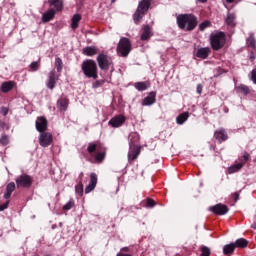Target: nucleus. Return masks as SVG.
<instances>
[{
  "mask_svg": "<svg viewBox=\"0 0 256 256\" xmlns=\"http://www.w3.org/2000/svg\"><path fill=\"white\" fill-rule=\"evenodd\" d=\"M243 160L244 161H249V153H244V155H243Z\"/></svg>",
  "mask_w": 256,
  "mask_h": 256,
  "instance_id": "obj_50",
  "label": "nucleus"
},
{
  "mask_svg": "<svg viewBox=\"0 0 256 256\" xmlns=\"http://www.w3.org/2000/svg\"><path fill=\"white\" fill-rule=\"evenodd\" d=\"M76 193H79V195H83V185L80 183L76 187Z\"/></svg>",
  "mask_w": 256,
  "mask_h": 256,
  "instance_id": "obj_41",
  "label": "nucleus"
},
{
  "mask_svg": "<svg viewBox=\"0 0 256 256\" xmlns=\"http://www.w3.org/2000/svg\"><path fill=\"white\" fill-rule=\"evenodd\" d=\"M200 3H207V0H198Z\"/></svg>",
  "mask_w": 256,
  "mask_h": 256,
  "instance_id": "obj_54",
  "label": "nucleus"
},
{
  "mask_svg": "<svg viewBox=\"0 0 256 256\" xmlns=\"http://www.w3.org/2000/svg\"><path fill=\"white\" fill-rule=\"evenodd\" d=\"M33 184V178L27 174L18 176L16 179V185L18 188L20 187H31Z\"/></svg>",
  "mask_w": 256,
  "mask_h": 256,
  "instance_id": "obj_8",
  "label": "nucleus"
},
{
  "mask_svg": "<svg viewBox=\"0 0 256 256\" xmlns=\"http://www.w3.org/2000/svg\"><path fill=\"white\" fill-rule=\"evenodd\" d=\"M151 84H149V82H136L134 84L135 89H137V91H147V89H149Z\"/></svg>",
  "mask_w": 256,
  "mask_h": 256,
  "instance_id": "obj_24",
  "label": "nucleus"
},
{
  "mask_svg": "<svg viewBox=\"0 0 256 256\" xmlns=\"http://www.w3.org/2000/svg\"><path fill=\"white\" fill-rule=\"evenodd\" d=\"M39 143L41 147H49L53 143V135L49 132H40Z\"/></svg>",
  "mask_w": 256,
  "mask_h": 256,
  "instance_id": "obj_9",
  "label": "nucleus"
},
{
  "mask_svg": "<svg viewBox=\"0 0 256 256\" xmlns=\"http://www.w3.org/2000/svg\"><path fill=\"white\" fill-rule=\"evenodd\" d=\"M125 120H126L125 116L118 115V116H115L112 119H110L108 124L111 125V127H121V125H123V123H125Z\"/></svg>",
  "mask_w": 256,
  "mask_h": 256,
  "instance_id": "obj_14",
  "label": "nucleus"
},
{
  "mask_svg": "<svg viewBox=\"0 0 256 256\" xmlns=\"http://www.w3.org/2000/svg\"><path fill=\"white\" fill-rule=\"evenodd\" d=\"M240 169H243V163L235 164L228 168L229 173H237V171H240Z\"/></svg>",
  "mask_w": 256,
  "mask_h": 256,
  "instance_id": "obj_31",
  "label": "nucleus"
},
{
  "mask_svg": "<svg viewBox=\"0 0 256 256\" xmlns=\"http://www.w3.org/2000/svg\"><path fill=\"white\" fill-rule=\"evenodd\" d=\"M251 61H254L255 56H250Z\"/></svg>",
  "mask_w": 256,
  "mask_h": 256,
  "instance_id": "obj_55",
  "label": "nucleus"
},
{
  "mask_svg": "<svg viewBox=\"0 0 256 256\" xmlns=\"http://www.w3.org/2000/svg\"><path fill=\"white\" fill-rule=\"evenodd\" d=\"M74 205L75 204L73 203V201L70 200L66 205L63 206V209L64 211H69L70 209H73Z\"/></svg>",
  "mask_w": 256,
  "mask_h": 256,
  "instance_id": "obj_39",
  "label": "nucleus"
},
{
  "mask_svg": "<svg viewBox=\"0 0 256 256\" xmlns=\"http://www.w3.org/2000/svg\"><path fill=\"white\" fill-rule=\"evenodd\" d=\"M0 113L1 115H7V113H9V109L8 108H5V107H2L1 110H0Z\"/></svg>",
  "mask_w": 256,
  "mask_h": 256,
  "instance_id": "obj_46",
  "label": "nucleus"
},
{
  "mask_svg": "<svg viewBox=\"0 0 256 256\" xmlns=\"http://www.w3.org/2000/svg\"><path fill=\"white\" fill-rule=\"evenodd\" d=\"M228 3H233L235 0H226Z\"/></svg>",
  "mask_w": 256,
  "mask_h": 256,
  "instance_id": "obj_56",
  "label": "nucleus"
},
{
  "mask_svg": "<svg viewBox=\"0 0 256 256\" xmlns=\"http://www.w3.org/2000/svg\"><path fill=\"white\" fill-rule=\"evenodd\" d=\"M179 29L193 31L197 27V16L193 14H179L176 18Z\"/></svg>",
  "mask_w": 256,
  "mask_h": 256,
  "instance_id": "obj_1",
  "label": "nucleus"
},
{
  "mask_svg": "<svg viewBox=\"0 0 256 256\" xmlns=\"http://www.w3.org/2000/svg\"><path fill=\"white\" fill-rule=\"evenodd\" d=\"M13 191H15V182H10L6 186V193L4 194V199H10Z\"/></svg>",
  "mask_w": 256,
  "mask_h": 256,
  "instance_id": "obj_23",
  "label": "nucleus"
},
{
  "mask_svg": "<svg viewBox=\"0 0 256 256\" xmlns=\"http://www.w3.org/2000/svg\"><path fill=\"white\" fill-rule=\"evenodd\" d=\"M97 187V174H90V182L85 188V193H91Z\"/></svg>",
  "mask_w": 256,
  "mask_h": 256,
  "instance_id": "obj_13",
  "label": "nucleus"
},
{
  "mask_svg": "<svg viewBox=\"0 0 256 256\" xmlns=\"http://www.w3.org/2000/svg\"><path fill=\"white\" fill-rule=\"evenodd\" d=\"M207 27H211V22L206 20L199 25V31H205Z\"/></svg>",
  "mask_w": 256,
  "mask_h": 256,
  "instance_id": "obj_34",
  "label": "nucleus"
},
{
  "mask_svg": "<svg viewBox=\"0 0 256 256\" xmlns=\"http://www.w3.org/2000/svg\"><path fill=\"white\" fill-rule=\"evenodd\" d=\"M112 3H115V0H112Z\"/></svg>",
  "mask_w": 256,
  "mask_h": 256,
  "instance_id": "obj_58",
  "label": "nucleus"
},
{
  "mask_svg": "<svg viewBox=\"0 0 256 256\" xmlns=\"http://www.w3.org/2000/svg\"><path fill=\"white\" fill-rule=\"evenodd\" d=\"M82 71L86 77L97 79V63L93 60H86L82 63Z\"/></svg>",
  "mask_w": 256,
  "mask_h": 256,
  "instance_id": "obj_4",
  "label": "nucleus"
},
{
  "mask_svg": "<svg viewBox=\"0 0 256 256\" xmlns=\"http://www.w3.org/2000/svg\"><path fill=\"white\" fill-rule=\"evenodd\" d=\"M117 53L120 57H127L131 53V41L128 38L120 39L117 46Z\"/></svg>",
  "mask_w": 256,
  "mask_h": 256,
  "instance_id": "obj_6",
  "label": "nucleus"
},
{
  "mask_svg": "<svg viewBox=\"0 0 256 256\" xmlns=\"http://www.w3.org/2000/svg\"><path fill=\"white\" fill-rule=\"evenodd\" d=\"M55 67L58 73H61V71H63V60H61V58L58 57L55 59Z\"/></svg>",
  "mask_w": 256,
  "mask_h": 256,
  "instance_id": "obj_32",
  "label": "nucleus"
},
{
  "mask_svg": "<svg viewBox=\"0 0 256 256\" xmlns=\"http://www.w3.org/2000/svg\"><path fill=\"white\" fill-rule=\"evenodd\" d=\"M30 69L31 71H37V69H39V62L38 61L32 62L30 64Z\"/></svg>",
  "mask_w": 256,
  "mask_h": 256,
  "instance_id": "obj_40",
  "label": "nucleus"
},
{
  "mask_svg": "<svg viewBox=\"0 0 256 256\" xmlns=\"http://www.w3.org/2000/svg\"><path fill=\"white\" fill-rule=\"evenodd\" d=\"M105 159V153H98L96 155V161H103Z\"/></svg>",
  "mask_w": 256,
  "mask_h": 256,
  "instance_id": "obj_42",
  "label": "nucleus"
},
{
  "mask_svg": "<svg viewBox=\"0 0 256 256\" xmlns=\"http://www.w3.org/2000/svg\"><path fill=\"white\" fill-rule=\"evenodd\" d=\"M147 205L149 207H155V201L153 199H147Z\"/></svg>",
  "mask_w": 256,
  "mask_h": 256,
  "instance_id": "obj_47",
  "label": "nucleus"
},
{
  "mask_svg": "<svg viewBox=\"0 0 256 256\" xmlns=\"http://www.w3.org/2000/svg\"><path fill=\"white\" fill-rule=\"evenodd\" d=\"M122 251H129V248L128 247H124V248H122Z\"/></svg>",
  "mask_w": 256,
  "mask_h": 256,
  "instance_id": "obj_53",
  "label": "nucleus"
},
{
  "mask_svg": "<svg viewBox=\"0 0 256 256\" xmlns=\"http://www.w3.org/2000/svg\"><path fill=\"white\" fill-rule=\"evenodd\" d=\"M232 196H233V198H234L235 203H237V201H239V193H238V192H234V193L232 194Z\"/></svg>",
  "mask_w": 256,
  "mask_h": 256,
  "instance_id": "obj_49",
  "label": "nucleus"
},
{
  "mask_svg": "<svg viewBox=\"0 0 256 256\" xmlns=\"http://www.w3.org/2000/svg\"><path fill=\"white\" fill-rule=\"evenodd\" d=\"M233 244L235 249H237V247L241 249H245V247L249 245V241H247V239L245 238H239Z\"/></svg>",
  "mask_w": 256,
  "mask_h": 256,
  "instance_id": "obj_20",
  "label": "nucleus"
},
{
  "mask_svg": "<svg viewBox=\"0 0 256 256\" xmlns=\"http://www.w3.org/2000/svg\"><path fill=\"white\" fill-rule=\"evenodd\" d=\"M80 177H83V173L80 174Z\"/></svg>",
  "mask_w": 256,
  "mask_h": 256,
  "instance_id": "obj_57",
  "label": "nucleus"
},
{
  "mask_svg": "<svg viewBox=\"0 0 256 256\" xmlns=\"http://www.w3.org/2000/svg\"><path fill=\"white\" fill-rule=\"evenodd\" d=\"M151 38V27L149 25L144 26V32L141 35V41H148Z\"/></svg>",
  "mask_w": 256,
  "mask_h": 256,
  "instance_id": "obj_25",
  "label": "nucleus"
},
{
  "mask_svg": "<svg viewBox=\"0 0 256 256\" xmlns=\"http://www.w3.org/2000/svg\"><path fill=\"white\" fill-rule=\"evenodd\" d=\"M57 107L61 111H67V107H69V99L61 98L57 101Z\"/></svg>",
  "mask_w": 256,
  "mask_h": 256,
  "instance_id": "obj_19",
  "label": "nucleus"
},
{
  "mask_svg": "<svg viewBox=\"0 0 256 256\" xmlns=\"http://www.w3.org/2000/svg\"><path fill=\"white\" fill-rule=\"evenodd\" d=\"M155 97H157L156 92H150L146 98L143 99L142 105H153L155 103Z\"/></svg>",
  "mask_w": 256,
  "mask_h": 256,
  "instance_id": "obj_18",
  "label": "nucleus"
},
{
  "mask_svg": "<svg viewBox=\"0 0 256 256\" xmlns=\"http://www.w3.org/2000/svg\"><path fill=\"white\" fill-rule=\"evenodd\" d=\"M129 139H130V142H129L130 150L128 152V161H135V159H137V157H139V154L141 153V148L135 145V143L139 141V134L131 133L129 136Z\"/></svg>",
  "mask_w": 256,
  "mask_h": 256,
  "instance_id": "obj_2",
  "label": "nucleus"
},
{
  "mask_svg": "<svg viewBox=\"0 0 256 256\" xmlns=\"http://www.w3.org/2000/svg\"><path fill=\"white\" fill-rule=\"evenodd\" d=\"M210 45L214 51H219L225 46V33L218 32L210 36Z\"/></svg>",
  "mask_w": 256,
  "mask_h": 256,
  "instance_id": "obj_5",
  "label": "nucleus"
},
{
  "mask_svg": "<svg viewBox=\"0 0 256 256\" xmlns=\"http://www.w3.org/2000/svg\"><path fill=\"white\" fill-rule=\"evenodd\" d=\"M235 19H236L235 14H228L225 19V23L228 24L229 27H235Z\"/></svg>",
  "mask_w": 256,
  "mask_h": 256,
  "instance_id": "obj_28",
  "label": "nucleus"
},
{
  "mask_svg": "<svg viewBox=\"0 0 256 256\" xmlns=\"http://www.w3.org/2000/svg\"><path fill=\"white\" fill-rule=\"evenodd\" d=\"M238 89L241 91V93H243L244 95H249V93H251V91L249 90V88L245 85H240L238 87Z\"/></svg>",
  "mask_w": 256,
  "mask_h": 256,
  "instance_id": "obj_36",
  "label": "nucleus"
},
{
  "mask_svg": "<svg viewBox=\"0 0 256 256\" xmlns=\"http://www.w3.org/2000/svg\"><path fill=\"white\" fill-rule=\"evenodd\" d=\"M149 7H151V0H142L139 2L137 10L133 15L135 23H139L145 17V13L149 11Z\"/></svg>",
  "mask_w": 256,
  "mask_h": 256,
  "instance_id": "obj_3",
  "label": "nucleus"
},
{
  "mask_svg": "<svg viewBox=\"0 0 256 256\" xmlns=\"http://www.w3.org/2000/svg\"><path fill=\"white\" fill-rule=\"evenodd\" d=\"M79 21H81V15L76 14L72 17V29H77L79 27Z\"/></svg>",
  "mask_w": 256,
  "mask_h": 256,
  "instance_id": "obj_30",
  "label": "nucleus"
},
{
  "mask_svg": "<svg viewBox=\"0 0 256 256\" xmlns=\"http://www.w3.org/2000/svg\"><path fill=\"white\" fill-rule=\"evenodd\" d=\"M209 211L214 213V215H227V213H229V207H227V205L225 204L219 203L214 206H211L209 208Z\"/></svg>",
  "mask_w": 256,
  "mask_h": 256,
  "instance_id": "obj_10",
  "label": "nucleus"
},
{
  "mask_svg": "<svg viewBox=\"0 0 256 256\" xmlns=\"http://www.w3.org/2000/svg\"><path fill=\"white\" fill-rule=\"evenodd\" d=\"M247 43L249 45V47H256V40H255V36L250 35L249 38L247 39Z\"/></svg>",
  "mask_w": 256,
  "mask_h": 256,
  "instance_id": "obj_35",
  "label": "nucleus"
},
{
  "mask_svg": "<svg viewBox=\"0 0 256 256\" xmlns=\"http://www.w3.org/2000/svg\"><path fill=\"white\" fill-rule=\"evenodd\" d=\"M214 137L217 139V141H219V143H223V141H227L228 139L227 133H225V129L216 130Z\"/></svg>",
  "mask_w": 256,
  "mask_h": 256,
  "instance_id": "obj_15",
  "label": "nucleus"
},
{
  "mask_svg": "<svg viewBox=\"0 0 256 256\" xmlns=\"http://www.w3.org/2000/svg\"><path fill=\"white\" fill-rule=\"evenodd\" d=\"M36 125V130L39 133H44L47 131V127H48V122H47V118H45V116H40L36 119L35 122Z\"/></svg>",
  "mask_w": 256,
  "mask_h": 256,
  "instance_id": "obj_12",
  "label": "nucleus"
},
{
  "mask_svg": "<svg viewBox=\"0 0 256 256\" xmlns=\"http://www.w3.org/2000/svg\"><path fill=\"white\" fill-rule=\"evenodd\" d=\"M83 54L86 55L87 57H93V55H97V47L95 46L85 47L83 49Z\"/></svg>",
  "mask_w": 256,
  "mask_h": 256,
  "instance_id": "obj_22",
  "label": "nucleus"
},
{
  "mask_svg": "<svg viewBox=\"0 0 256 256\" xmlns=\"http://www.w3.org/2000/svg\"><path fill=\"white\" fill-rule=\"evenodd\" d=\"M187 119H189V113L185 112V113L180 114L176 118V121H177L178 125H183V123H185Z\"/></svg>",
  "mask_w": 256,
  "mask_h": 256,
  "instance_id": "obj_29",
  "label": "nucleus"
},
{
  "mask_svg": "<svg viewBox=\"0 0 256 256\" xmlns=\"http://www.w3.org/2000/svg\"><path fill=\"white\" fill-rule=\"evenodd\" d=\"M251 80L256 85V68L252 70L251 72Z\"/></svg>",
  "mask_w": 256,
  "mask_h": 256,
  "instance_id": "obj_43",
  "label": "nucleus"
},
{
  "mask_svg": "<svg viewBox=\"0 0 256 256\" xmlns=\"http://www.w3.org/2000/svg\"><path fill=\"white\" fill-rule=\"evenodd\" d=\"M200 251V256H211V249L207 246H201Z\"/></svg>",
  "mask_w": 256,
  "mask_h": 256,
  "instance_id": "obj_33",
  "label": "nucleus"
},
{
  "mask_svg": "<svg viewBox=\"0 0 256 256\" xmlns=\"http://www.w3.org/2000/svg\"><path fill=\"white\" fill-rule=\"evenodd\" d=\"M97 63L102 71H109V67H111V59L105 54L98 55Z\"/></svg>",
  "mask_w": 256,
  "mask_h": 256,
  "instance_id": "obj_7",
  "label": "nucleus"
},
{
  "mask_svg": "<svg viewBox=\"0 0 256 256\" xmlns=\"http://www.w3.org/2000/svg\"><path fill=\"white\" fill-rule=\"evenodd\" d=\"M101 85H103V82L96 81L93 83L92 87H93V89H97V88L101 87Z\"/></svg>",
  "mask_w": 256,
  "mask_h": 256,
  "instance_id": "obj_44",
  "label": "nucleus"
},
{
  "mask_svg": "<svg viewBox=\"0 0 256 256\" xmlns=\"http://www.w3.org/2000/svg\"><path fill=\"white\" fill-rule=\"evenodd\" d=\"M235 251V244L230 243L223 247V253L224 255L231 256L233 255V252Z\"/></svg>",
  "mask_w": 256,
  "mask_h": 256,
  "instance_id": "obj_26",
  "label": "nucleus"
},
{
  "mask_svg": "<svg viewBox=\"0 0 256 256\" xmlns=\"http://www.w3.org/2000/svg\"><path fill=\"white\" fill-rule=\"evenodd\" d=\"M50 7H54L56 11L63 9V0H48Z\"/></svg>",
  "mask_w": 256,
  "mask_h": 256,
  "instance_id": "obj_21",
  "label": "nucleus"
},
{
  "mask_svg": "<svg viewBox=\"0 0 256 256\" xmlns=\"http://www.w3.org/2000/svg\"><path fill=\"white\" fill-rule=\"evenodd\" d=\"M0 144L1 145H9V137L7 135H3L0 138Z\"/></svg>",
  "mask_w": 256,
  "mask_h": 256,
  "instance_id": "obj_37",
  "label": "nucleus"
},
{
  "mask_svg": "<svg viewBox=\"0 0 256 256\" xmlns=\"http://www.w3.org/2000/svg\"><path fill=\"white\" fill-rule=\"evenodd\" d=\"M14 85L15 84L11 81L2 83V85H1L2 93H9V91H11V89H13Z\"/></svg>",
  "mask_w": 256,
  "mask_h": 256,
  "instance_id": "obj_27",
  "label": "nucleus"
},
{
  "mask_svg": "<svg viewBox=\"0 0 256 256\" xmlns=\"http://www.w3.org/2000/svg\"><path fill=\"white\" fill-rule=\"evenodd\" d=\"M55 17V10L53 8H50L48 11H46L42 15V22L43 23H49V21H52V19Z\"/></svg>",
  "mask_w": 256,
  "mask_h": 256,
  "instance_id": "obj_16",
  "label": "nucleus"
},
{
  "mask_svg": "<svg viewBox=\"0 0 256 256\" xmlns=\"http://www.w3.org/2000/svg\"><path fill=\"white\" fill-rule=\"evenodd\" d=\"M96 150H97L96 144H89V146L87 147L88 153H95Z\"/></svg>",
  "mask_w": 256,
  "mask_h": 256,
  "instance_id": "obj_38",
  "label": "nucleus"
},
{
  "mask_svg": "<svg viewBox=\"0 0 256 256\" xmlns=\"http://www.w3.org/2000/svg\"><path fill=\"white\" fill-rule=\"evenodd\" d=\"M7 207H9V202H6V203L0 205V211H5V209H7Z\"/></svg>",
  "mask_w": 256,
  "mask_h": 256,
  "instance_id": "obj_48",
  "label": "nucleus"
},
{
  "mask_svg": "<svg viewBox=\"0 0 256 256\" xmlns=\"http://www.w3.org/2000/svg\"><path fill=\"white\" fill-rule=\"evenodd\" d=\"M251 228H252V229H256V222H254V223L251 225Z\"/></svg>",
  "mask_w": 256,
  "mask_h": 256,
  "instance_id": "obj_52",
  "label": "nucleus"
},
{
  "mask_svg": "<svg viewBox=\"0 0 256 256\" xmlns=\"http://www.w3.org/2000/svg\"><path fill=\"white\" fill-rule=\"evenodd\" d=\"M209 53H211V49L209 47L199 48L196 53V57L200 59H207L209 57Z\"/></svg>",
  "mask_w": 256,
  "mask_h": 256,
  "instance_id": "obj_17",
  "label": "nucleus"
},
{
  "mask_svg": "<svg viewBox=\"0 0 256 256\" xmlns=\"http://www.w3.org/2000/svg\"><path fill=\"white\" fill-rule=\"evenodd\" d=\"M58 81H59V75L55 74V70H52L48 74V81L46 82L47 88L53 91Z\"/></svg>",
  "mask_w": 256,
  "mask_h": 256,
  "instance_id": "obj_11",
  "label": "nucleus"
},
{
  "mask_svg": "<svg viewBox=\"0 0 256 256\" xmlns=\"http://www.w3.org/2000/svg\"><path fill=\"white\" fill-rule=\"evenodd\" d=\"M116 256H131V254L118 253Z\"/></svg>",
  "mask_w": 256,
  "mask_h": 256,
  "instance_id": "obj_51",
  "label": "nucleus"
},
{
  "mask_svg": "<svg viewBox=\"0 0 256 256\" xmlns=\"http://www.w3.org/2000/svg\"><path fill=\"white\" fill-rule=\"evenodd\" d=\"M196 91H197L198 95H201V93H203V85L198 84Z\"/></svg>",
  "mask_w": 256,
  "mask_h": 256,
  "instance_id": "obj_45",
  "label": "nucleus"
}]
</instances>
